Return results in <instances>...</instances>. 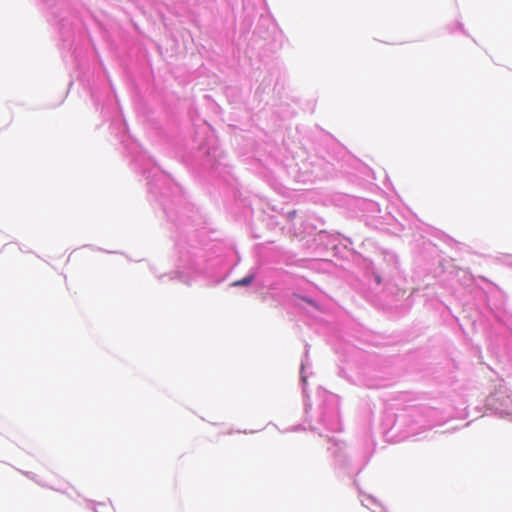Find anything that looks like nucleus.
<instances>
[{
    "label": "nucleus",
    "instance_id": "obj_2",
    "mask_svg": "<svg viewBox=\"0 0 512 512\" xmlns=\"http://www.w3.org/2000/svg\"><path fill=\"white\" fill-rule=\"evenodd\" d=\"M303 299H304L308 304H310V305H312V306H314V307H317V305L314 303V301H313V300H311V299H307V298H303Z\"/></svg>",
    "mask_w": 512,
    "mask_h": 512
},
{
    "label": "nucleus",
    "instance_id": "obj_1",
    "mask_svg": "<svg viewBox=\"0 0 512 512\" xmlns=\"http://www.w3.org/2000/svg\"><path fill=\"white\" fill-rule=\"evenodd\" d=\"M254 279L253 275H248L240 280H237L233 283V286H247L249 285Z\"/></svg>",
    "mask_w": 512,
    "mask_h": 512
}]
</instances>
